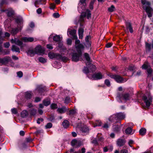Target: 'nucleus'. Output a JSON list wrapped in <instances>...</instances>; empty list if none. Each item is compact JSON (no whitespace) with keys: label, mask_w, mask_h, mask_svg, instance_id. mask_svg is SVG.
<instances>
[{"label":"nucleus","mask_w":153,"mask_h":153,"mask_svg":"<svg viewBox=\"0 0 153 153\" xmlns=\"http://www.w3.org/2000/svg\"><path fill=\"white\" fill-rule=\"evenodd\" d=\"M146 132V129L144 128H141L139 131L140 135L143 136L145 135Z\"/></svg>","instance_id":"c9c22d12"},{"label":"nucleus","mask_w":153,"mask_h":153,"mask_svg":"<svg viewBox=\"0 0 153 153\" xmlns=\"http://www.w3.org/2000/svg\"><path fill=\"white\" fill-rule=\"evenodd\" d=\"M89 131L88 128L86 127H83L81 128V131L83 133H87Z\"/></svg>","instance_id":"a19ab883"},{"label":"nucleus","mask_w":153,"mask_h":153,"mask_svg":"<svg viewBox=\"0 0 153 153\" xmlns=\"http://www.w3.org/2000/svg\"><path fill=\"white\" fill-rule=\"evenodd\" d=\"M71 145L74 147H77L80 146V143L79 141L76 140H73L71 143Z\"/></svg>","instance_id":"dca6fc26"},{"label":"nucleus","mask_w":153,"mask_h":153,"mask_svg":"<svg viewBox=\"0 0 153 153\" xmlns=\"http://www.w3.org/2000/svg\"><path fill=\"white\" fill-rule=\"evenodd\" d=\"M142 68L144 69H147L148 77H150L151 76L152 70L150 68L149 63L147 61H146L144 62L142 66Z\"/></svg>","instance_id":"f03ea898"},{"label":"nucleus","mask_w":153,"mask_h":153,"mask_svg":"<svg viewBox=\"0 0 153 153\" xmlns=\"http://www.w3.org/2000/svg\"><path fill=\"white\" fill-rule=\"evenodd\" d=\"M85 1V0H80V3H79V6L78 7V10L80 13L82 12V11L84 10L85 8L86 3Z\"/></svg>","instance_id":"39448f33"},{"label":"nucleus","mask_w":153,"mask_h":153,"mask_svg":"<svg viewBox=\"0 0 153 153\" xmlns=\"http://www.w3.org/2000/svg\"><path fill=\"white\" fill-rule=\"evenodd\" d=\"M10 45V43L9 42H7L4 44V46L5 48H8Z\"/></svg>","instance_id":"0e129e2a"},{"label":"nucleus","mask_w":153,"mask_h":153,"mask_svg":"<svg viewBox=\"0 0 153 153\" xmlns=\"http://www.w3.org/2000/svg\"><path fill=\"white\" fill-rule=\"evenodd\" d=\"M94 2V0L91 1L90 4V8L91 9H93V4Z\"/></svg>","instance_id":"bf43d9fd"},{"label":"nucleus","mask_w":153,"mask_h":153,"mask_svg":"<svg viewBox=\"0 0 153 153\" xmlns=\"http://www.w3.org/2000/svg\"><path fill=\"white\" fill-rule=\"evenodd\" d=\"M107 75L111 78H114L117 82L121 83L123 81V78L119 76L111 75L109 74H108Z\"/></svg>","instance_id":"6e6552de"},{"label":"nucleus","mask_w":153,"mask_h":153,"mask_svg":"<svg viewBox=\"0 0 153 153\" xmlns=\"http://www.w3.org/2000/svg\"><path fill=\"white\" fill-rule=\"evenodd\" d=\"M84 29L82 28H79L78 30V34L79 39H82L83 37Z\"/></svg>","instance_id":"bb28decb"},{"label":"nucleus","mask_w":153,"mask_h":153,"mask_svg":"<svg viewBox=\"0 0 153 153\" xmlns=\"http://www.w3.org/2000/svg\"><path fill=\"white\" fill-rule=\"evenodd\" d=\"M7 15L9 16H11L15 14L14 11L11 8H10L7 10Z\"/></svg>","instance_id":"393cba45"},{"label":"nucleus","mask_w":153,"mask_h":153,"mask_svg":"<svg viewBox=\"0 0 153 153\" xmlns=\"http://www.w3.org/2000/svg\"><path fill=\"white\" fill-rule=\"evenodd\" d=\"M43 103L45 106H47L50 104V101L49 100L45 99L43 100Z\"/></svg>","instance_id":"4c0bfd02"},{"label":"nucleus","mask_w":153,"mask_h":153,"mask_svg":"<svg viewBox=\"0 0 153 153\" xmlns=\"http://www.w3.org/2000/svg\"><path fill=\"white\" fill-rule=\"evenodd\" d=\"M126 26L127 29L129 30L130 32L132 33L133 32V30L131 26V23L130 22H126Z\"/></svg>","instance_id":"4be33fe9"},{"label":"nucleus","mask_w":153,"mask_h":153,"mask_svg":"<svg viewBox=\"0 0 153 153\" xmlns=\"http://www.w3.org/2000/svg\"><path fill=\"white\" fill-rule=\"evenodd\" d=\"M67 44L68 45H71L72 43V40L70 39H68L67 41Z\"/></svg>","instance_id":"338daca9"},{"label":"nucleus","mask_w":153,"mask_h":153,"mask_svg":"<svg viewBox=\"0 0 153 153\" xmlns=\"http://www.w3.org/2000/svg\"><path fill=\"white\" fill-rule=\"evenodd\" d=\"M11 60L10 57L7 56L3 58H1V63L3 64L7 63Z\"/></svg>","instance_id":"ddd939ff"},{"label":"nucleus","mask_w":153,"mask_h":153,"mask_svg":"<svg viewBox=\"0 0 153 153\" xmlns=\"http://www.w3.org/2000/svg\"><path fill=\"white\" fill-rule=\"evenodd\" d=\"M103 75L100 72L95 73L93 74L92 78L94 80L100 79L102 78Z\"/></svg>","instance_id":"9d476101"},{"label":"nucleus","mask_w":153,"mask_h":153,"mask_svg":"<svg viewBox=\"0 0 153 153\" xmlns=\"http://www.w3.org/2000/svg\"><path fill=\"white\" fill-rule=\"evenodd\" d=\"M28 55L30 56H33L35 54H36L35 50L33 49H29L27 52Z\"/></svg>","instance_id":"a878e982"},{"label":"nucleus","mask_w":153,"mask_h":153,"mask_svg":"<svg viewBox=\"0 0 153 153\" xmlns=\"http://www.w3.org/2000/svg\"><path fill=\"white\" fill-rule=\"evenodd\" d=\"M151 45L147 43H146V51H150L151 49Z\"/></svg>","instance_id":"2f4dec72"},{"label":"nucleus","mask_w":153,"mask_h":153,"mask_svg":"<svg viewBox=\"0 0 153 153\" xmlns=\"http://www.w3.org/2000/svg\"><path fill=\"white\" fill-rule=\"evenodd\" d=\"M84 57L86 60L88 62V64H90L89 62L90 61V59L88 54L87 53H85Z\"/></svg>","instance_id":"58836bf2"},{"label":"nucleus","mask_w":153,"mask_h":153,"mask_svg":"<svg viewBox=\"0 0 153 153\" xmlns=\"http://www.w3.org/2000/svg\"><path fill=\"white\" fill-rule=\"evenodd\" d=\"M83 10H83L82 12H81L82 14H81V19L82 20V18L86 16H87V18L88 19H89L91 17V14L90 11L89 10L87 9L86 11L85 12H83ZM80 13H81V12Z\"/></svg>","instance_id":"423d86ee"},{"label":"nucleus","mask_w":153,"mask_h":153,"mask_svg":"<svg viewBox=\"0 0 153 153\" xmlns=\"http://www.w3.org/2000/svg\"><path fill=\"white\" fill-rule=\"evenodd\" d=\"M25 98L27 100L30 99L31 97V95L30 93L28 92H27L25 93Z\"/></svg>","instance_id":"a18cd8bd"},{"label":"nucleus","mask_w":153,"mask_h":153,"mask_svg":"<svg viewBox=\"0 0 153 153\" xmlns=\"http://www.w3.org/2000/svg\"><path fill=\"white\" fill-rule=\"evenodd\" d=\"M117 97L120 99L123 98V99L125 100H129L130 98V95L128 93H126L122 95L118 94Z\"/></svg>","instance_id":"1a4fd4ad"},{"label":"nucleus","mask_w":153,"mask_h":153,"mask_svg":"<svg viewBox=\"0 0 153 153\" xmlns=\"http://www.w3.org/2000/svg\"><path fill=\"white\" fill-rule=\"evenodd\" d=\"M90 66H88V68L87 67H85L84 69L83 70V72L86 74H87L89 73V69H90Z\"/></svg>","instance_id":"3c124183"},{"label":"nucleus","mask_w":153,"mask_h":153,"mask_svg":"<svg viewBox=\"0 0 153 153\" xmlns=\"http://www.w3.org/2000/svg\"><path fill=\"white\" fill-rule=\"evenodd\" d=\"M68 108L66 107L63 106L62 108H58L57 110V111L60 114H62L65 113Z\"/></svg>","instance_id":"2eb2a0df"},{"label":"nucleus","mask_w":153,"mask_h":153,"mask_svg":"<svg viewBox=\"0 0 153 153\" xmlns=\"http://www.w3.org/2000/svg\"><path fill=\"white\" fill-rule=\"evenodd\" d=\"M12 43H15L19 46H21L22 44V42L17 38L14 39H12L11 41Z\"/></svg>","instance_id":"4468645a"},{"label":"nucleus","mask_w":153,"mask_h":153,"mask_svg":"<svg viewBox=\"0 0 153 153\" xmlns=\"http://www.w3.org/2000/svg\"><path fill=\"white\" fill-rule=\"evenodd\" d=\"M56 53L52 52H50L48 54V56L50 58L53 59L55 57Z\"/></svg>","instance_id":"e433bc0d"},{"label":"nucleus","mask_w":153,"mask_h":153,"mask_svg":"<svg viewBox=\"0 0 153 153\" xmlns=\"http://www.w3.org/2000/svg\"><path fill=\"white\" fill-rule=\"evenodd\" d=\"M109 121L114 122L115 123H117L118 122V120L116 118V116L115 114H114L110 117L108 119Z\"/></svg>","instance_id":"a211bd4d"},{"label":"nucleus","mask_w":153,"mask_h":153,"mask_svg":"<svg viewBox=\"0 0 153 153\" xmlns=\"http://www.w3.org/2000/svg\"><path fill=\"white\" fill-rule=\"evenodd\" d=\"M141 3L144 5L148 6L150 5V3L149 1H147L146 0H141Z\"/></svg>","instance_id":"37998d69"},{"label":"nucleus","mask_w":153,"mask_h":153,"mask_svg":"<svg viewBox=\"0 0 153 153\" xmlns=\"http://www.w3.org/2000/svg\"><path fill=\"white\" fill-rule=\"evenodd\" d=\"M27 115V112L26 111L24 110L21 113V116L23 118L25 117Z\"/></svg>","instance_id":"ea45409f"},{"label":"nucleus","mask_w":153,"mask_h":153,"mask_svg":"<svg viewBox=\"0 0 153 153\" xmlns=\"http://www.w3.org/2000/svg\"><path fill=\"white\" fill-rule=\"evenodd\" d=\"M11 50L13 51H15L17 52H20V49L19 48L15 45H13L12 46Z\"/></svg>","instance_id":"c756f323"},{"label":"nucleus","mask_w":153,"mask_h":153,"mask_svg":"<svg viewBox=\"0 0 153 153\" xmlns=\"http://www.w3.org/2000/svg\"><path fill=\"white\" fill-rule=\"evenodd\" d=\"M120 153H128V152L127 150L125 149H123L120 151Z\"/></svg>","instance_id":"774afa93"},{"label":"nucleus","mask_w":153,"mask_h":153,"mask_svg":"<svg viewBox=\"0 0 153 153\" xmlns=\"http://www.w3.org/2000/svg\"><path fill=\"white\" fill-rule=\"evenodd\" d=\"M38 59L39 61L41 62L45 63L46 62V59L42 57H39Z\"/></svg>","instance_id":"5fc2aeb1"},{"label":"nucleus","mask_w":153,"mask_h":153,"mask_svg":"<svg viewBox=\"0 0 153 153\" xmlns=\"http://www.w3.org/2000/svg\"><path fill=\"white\" fill-rule=\"evenodd\" d=\"M115 115H116L117 119L118 121L120 120L124 119L125 117L124 114L121 112L117 113L115 114Z\"/></svg>","instance_id":"f8f14e48"},{"label":"nucleus","mask_w":153,"mask_h":153,"mask_svg":"<svg viewBox=\"0 0 153 153\" xmlns=\"http://www.w3.org/2000/svg\"><path fill=\"white\" fill-rule=\"evenodd\" d=\"M75 39H76L75 42V47L76 48V46H79V45H82V44H80V41L77 38Z\"/></svg>","instance_id":"de8ad7c7"},{"label":"nucleus","mask_w":153,"mask_h":153,"mask_svg":"<svg viewBox=\"0 0 153 153\" xmlns=\"http://www.w3.org/2000/svg\"><path fill=\"white\" fill-rule=\"evenodd\" d=\"M64 128H67L69 126V123L68 121L66 120H64L62 123Z\"/></svg>","instance_id":"7c9ffc66"},{"label":"nucleus","mask_w":153,"mask_h":153,"mask_svg":"<svg viewBox=\"0 0 153 153\" xmlns=\"http://www.w3.org/2000/svg\"><path fill=\"white\" fill-rule=\"evenodd\" d=\"M115 10V8L114 5H112L111 6L108 8V10L110 12H112Z\"/></svg>","instance_id":"8fccbe9b"},{"label":"nucleus","mask_w":153,"mask_h":153,"mask_svg":"<svg viewBox=\"0 0 153 153\" xmlns=\"http://www.w3.org/2000/svg\"><path fill=\"white\" fill-rule=\"evenodd\" d=\"M17 75L19 77H21L22 76L23 73L21 71H19L17 73Z\"/></svg>","instance_id":"680f3d73"},{"label":"nucleus","mask_w":153,"mask_h":153,"mask_svg":"<svg viewBox=\"0 0 153 153\" xmlns=\"http://www.w3.org/2000/svg\"><path fill=\"white\" fill-rule=\"evenodd\" d=\"M76 109H72L69 112V115L71 116H73L74 114H76Z\"/></svg>","instance_id":"79ce46f5"},{"label":"nucleus","mask_w":153,"mask_h":153,"mask_svg":"<svg viewBox=\"0 0 153 153\" xmlns=\"http://www.w3.org/2000/svg\"><path fill=\"white\" fill-rule=\"evenodd\" d=\"M126 26L127 29L129 30L130 32L132 33L133 32V30L131 26V23L130 22H126Z\"/></svg>","instance_id":"6ab92c4d"},{"label":"nucleus","mask_w":153,"mask_h":153,"mask_svg":"<svg viewBox=\"0 0 153 153\" xmlns=\"http://www.w3.org/2000/svg\"><path fill=\"white\" fill-rule=\"evenodd\" d=\"M88 64V65H89L90 69L91 70V71H94L96 69V67L94 65H93L92 64Z\"/></svg>","instance_id":"c03bdc74"},{"label":"nucleus","mask_w":153,"mask_h":153,"mask_svg":"<svg viewBox=\"0 0 153 153\" xmlns=\"http://www.w3.org/2000/svg\"><path fill=\"white\" fill-rule=\"evenodd\" d=\"M30 114L31 115H35L36 112V110L35 109H32L30 110Z\"/></svg>","instance_id":"09e8293b"},{"label":"nucleus","mask_w":153,"mask_h":153,"mask_svg":"<svg viewBox=\"0 0 153 153\" xmlns=\"http://www.w3.org/2000/svg\"><path fill=\"white\" fill-rule=\"evenodd\" d=\"M113 131L116 132H119L120 130V127L118 125H115L113 126Z\"/></svg>","instance_id":"c85d7f7f"},{"label":"nucleus","mask_w":153,"mask_h":153,"mask_svg":"<svg viewBox=\"0 0 153 153\" xmlns=\"http://www.w3.org/2000/svg\"><path fill=\"white\" fill-rule=\"evenodd\" d=\"M84 46L83 45H79L76 47V52L73 53L71 55L72 61L74 62H77L81 58L82 53V51L84 49Z\"/></svg>","instance_id":"f257e3e1"},{"label":"nucleus","mask_w":153,"mask_h":153,"mask_svg":"<svg viewBox=\"0 0 153 153\" xmlns=\"http://www.w3.org/2000/svg\"><path fill=\"white\" fill-rule=\"evenodd\" d=\"M125 133L126 134H132L134 132H132V129L131 127H128L125 130Z\"/></svg>","instance_id":"473e14b6"},{"label":"nucleus","mask_w":153,"mask_h":153,"mask_svg":"<svg viewBox=\"0 0 153 153\" xmlns=\"http://www.w3.org/2000/svg\"><path fill=\"white\" fill-rule=\"evenodd\" d=\"M52 126V125L51 123H49L47 124L46 126H45L46 128H51Z\"/></svg>","instance_id":"13d9d810"},{"label":"nucleus","mask_w":153,"mask_h":153,"mask_svg":"<svg viewBox=\"0 0 153 153\" xmlns=\"http://www.w3.org/2000/svg\"><path fill=\"white\" fill-rule=\"evenodd\" d=\"M16 22L18 24L17 27L19 30H21L22 29V25L23 23V20L22 18L21 17H17L15 19Z\"/></svg>","instance_id":"9b49d317"},{"label":"nucleus","mask_w":153,"mask_h":153,"mask_svg":"<svg viewBox=\"0 0 153 153\" xmlns=\"http://www.w3.org/2000/svg\"><path fill=\"white\" fill-rule=\"evenodd\" d=\"M101 125V122L100 121H97L95 123V125L94 127L96 126H100Z\"/></svg>","instance_id":"6e6d98bb"},{"label":"nucleus","mask_w":153,"mask_h":153,"mask_svg":"<svg viewBox=\"0 0 153 153\" xmlns=\"http://www.w3.org/2000/svg\"><path fill=\"white\" fill-rule=\"evenodd\" d=\"M126 26L127 29L129 30L130 32L132 33L133 32V30L131 26V23L130 22H126Z\"/></svg>","instance_id":"aec40b11"},{"label":"nucleus","mask_w":153,"mask_h":153,"mask_svg":"<svg viewBox=\"0 0 153 153\" xmlns=\"http://www.w3.org/2000/svg\"><path fill=\"white\" fill-rule=\"evenodd\" d=\"M61 38L59 35H56L53 37L54 41L56 42H59L61 40Z\"/></svg>","instance_id":"72a5a7b5"},{"label":"nucleus","mask_w":153,"mask_h":153,"mask_svg":"<svg viewBox=\"0 0 153 153\" xmlns=\"http://www.w3.org/2000/svg\"><path fill=\"white\" fill-rule=\"evenodd\" d=\"M22 39L24 42H32L34 40V39L33 37H24L22 38Z\"/></svg>","instance_id":"cd10ccee"},{"label":"nucleus","mask_w":153,"mask_h":153,"mask_svg":"<svg viewBox=\"0 0 153 153\" xmlns=\"http://www.w3.org/2000/svg\"><path fill=\"white\" fill-rule=\"evenodd\" d=\"M36 54L40 55L44 53V50L41 46L38 45L34 49Z\"/></svg>","instance_id":"0eeeda50"},{"label":"nucleus","mask_w":153,"mask_h":153,"mask_svg":"<svg viewBox=\"0 0 153 153\" xmlns=\"http://www.w3.org/2000/svg\"><path fill=\"white\" fill-rule=\"evenodd\" d=\"M62 56L59 54L56 53L55 58L58 60H61Z\"/></svg>","instance_id":"864d4df0"},{"label":"nucleus","mask_w":153,"mask_h":153,"mask_svg":"<svg viewBox=\"0 0 153 153\" xmlns=\"http://www.w3.org/2000/svg\"><path fill=\"white\" fill-rule=\"evenodd\" d=\"M117 144L118 146L121 147L123 146L125 143V141L123 139H118L117 141Z\"/></svg>","instance_id":"5701e85b"},{"label":"nucleus","mask_w":153,"mask_h":153,"mask_svg":"<svg viewBox=\"0 0 153 153\" xmlns=\"http://www.w3.org/2000/svg\"><path fill=\"white\" fill-rule=\"evenodd\" d=\"M69 33L72 36L73 39H76L77 38L76 35V30H72L68 31Z\"/></svg>","instance_id":"f3484780"},{"label":"nucleus","mask_w":153,"mask_h":153,"mask_svg":"<svg viewBox=\"0 0 153 153\" xmlns=\"http://www.w3.org/2000/svg\"><path fill=\"white\" fill-rule=\"evenodd\" d=\"M142 99L146 103V106L149 107L150 106L152 99L151 96L150 95H149L147 96L145 95L143 97Z\"/></svg>","instance_id":"20e7f679"},{"label":"nucleus","mask_w":153,"mask_h":153,"mask_svg":"<svg viewBox=\"0 0 153 153\" xmlns=\"http://www.w3.org/2000/svg\"><path fill=\"white\" fill-rule=\"evenodd\" d=\"M18 28H13L11 31V33L13 35H15L17 34L19 31Z\"/></svg>","instance_id":"f704fd0d"},{"label":"nucleus","mask_w":153,"mask_h":153,"mask_svg":"<svg viewBox=\"0 0 153 153\" xmlns=\"http://www.w3.org/2000/svg\"><path fill=\"white\" fill-rule=\"evenodd\" d=\"M3 55L8 54L10 53V51L9 50H4L1 52Z\"/></svg>","instance_id":"49530a36"},{"label":"nucleus","mask_w":153,"mask_h":153,"mask_svg":"<svg viewBox=\"0 0 153 153\" xmlns=\"http://www.w3.org/2000/svg\"><path fill=\"white\" fill-rule=\"evenodd\" d=\"M112 45V43L111 42L108 43L106 45V48H109L111 47Z\"/></svg>","instance_id":"e2e57ef3"},{"label":"nucleus","mask_w":153,"mask_h":153,"mask_svg":"<svg viewBox=\"0 0 153 153\" xmlns=\"http://www.w3.org/2000/svg\"><path fill=\"white\" fill-rule=\"evenodd\" d=\"M126 26L127 29L129 30L130 32L132 33L133 32V30L131 26V23L130 22H126Z\"/></svg>","instance_id":"412c9836"},{"label":"nucleus","mask_w":153,"mask_h":153,"mask_svg":"<svg viewBox=\"0 0 153 153\" xmlns=\"http://www.w3.org/2000/svg\"><path fill=\"white\" fill-rule=\"evenodd\" d=\"M37 89L39 92L42 94V93L45 91V87H43L42 85H40L37 87Z\"/></svg>","instance_id":"b1692460"},{"label":"nucleus","mask_w":153,"mask_h":153,"mask_svg":"<svg viewBox=\"0 0 153 153\" xmlns=\"http://www.w3.org/2000/svg\"><path fill=\"white\" fill-rule=\"evenodd\" d=\"M46 0H38L35 2V3L37 4H41V2H45Z\"/></svg>","instance_id":"052dcab7"},{"label":"nucleus","mask_w":153,"mask_h":153,"mask_svg":"<svg viewBox=\"0 0 153 153\" xmlns=\"http://www.w3.org/2000/svg\"><path fill=\"white\" fill-rule=\"evenodd\" d=\"M143 8L146 12L149 18L151 17L153 14V9L150 7V5H144Z\"/></svg>","instance_id":"7ed1b4c3"},{"label":"nucleus","mask_w":153,"mask_h":153,"mask_svg":"<svg viewBox=\"0 0 153 153\" xmlns=\"http://www.w3.org/2000/svg\"><path fill=\"white\" fill-rule=\"evenodd\" d=\"M113 149V147L112 146H110L108 147H106V152L108 151H111Z\"/></svg>","instance_id":"603ef678"},{"label":"nucleus","mask_w":153,"mask_h":153,"mask_svg":"<svg viewBox=\"0 0 153 153\" xmlns=\"http://www.w3.org/2000/svg\"><path fill=\"white\" fill-rule=\"evenodd\" d=\"M51 107L52 109H56L57 108V105L56 104L53 103L51 105Z\"/></svg>","instance_id":"4d7b16f0"},{"label":"nucleus","mask_w":153,"mask_h":153,"mask_svg":"<svg viewBox=\"0 0 153 153\" xmlns=\"http://www.w3.org/2000/svg\"><path fill=\"white\" fill-rule=\"evenodd\" d=\"M53 16L55 18H57L59 16V15L58 13H56L53 14Z\"/></svg>","instance_id":"69168bd1"}]
</instances>
